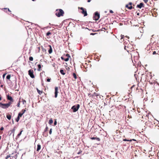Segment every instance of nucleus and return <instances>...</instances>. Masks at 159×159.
I'll return each instance as SVG.
<instances>
[{
    "label": "nucleus",
    "mask_w": 159,
    "mask_h": 159,
    "mask_svg": "<svg viewBox=\"0 0 159 159\" xmlns=\"http://www.w3.org/2000/svg\"><path fill=\"white\" fill-rule=\"evenodd\" d=\"M7 79L8 80H10V75H8L7 76Z\"/></svg>",
    "instance_id": "nucleus-23"
},
{
    "label": "nucleus",
    "mask_w": 159,
    "mask_h": 159,
    "mask_svg": "<svg viewBox=\"0 0 159 159\" xmlns=\"http://www.w3.org/2000/svg\"><path fill=\"white\" fill-rule=\"evenodd\" d=\"M91 139H93V140L96 139L98 141H99L100 140V139H99V138H95V137H93V138H92Z\"/></svg>",
    "instance_id": "nucleus-20"
},
{
    "label": "nucleus",
    "mask_w": 159,
    "mask_h": 159,
    "mask_svg": "<svg viewBox=\"0 0 159 159\" xmlns=\"http://www.w3.org/2000/svg\"><path fill=\"white\" fill-rule=\"evenodd\" d=\"M73 76L74 77V78L76 79L77 78L76 75L75 73H73Z\"/></svg>",
    "instance_id": "nucleus-25"
},
{
    "label": "nucleus",
    "mask_w": 159,
    "mask_h": 159,
    "mask_svg": "<svg viewBox=\"0 0 159 159\" xmlns=\"http://www.w3.org/2000/svg\"><path fill=\"white\" fill-rule=\"evenodd\" d=\"M49 46L50 47V49L48 51V52L50 54L52 52V49L51 46L50 45H49Z\"/></svg>",
    "instance_id": "nucleus-14"
},
{
    "label": "nucleus",
    "mask_w": 159,
    "mask_h": 159,
    "mask_svg": "<svg viewBox=\"0 0 159 159\" xmlns=\"http://www.w3.org/2000/svg\"><path fill=\"white\" fill-rule=\"evenodd\" d=\"M51 34V33L50 32H48L47 33V35L48 36L50 34Z\"/></svg>",
    "instance_id": "nucleus-33"
},
{
    "label": "nucleus",
    "mask_w": 159,
    "mask_h": 159,
    "mask_svg": "<svg viewBox=\"0 0 159 159\" xmlns=\"http://www.w3.org/2000/svg\"><path fill=\"white\" fill-rule=\"evenodd\" d=\"M58 88L57 87L55 88V97L57 98V93H58Z\"/></svg>",
    "instance_id": "nucleus-7"
},
{
    "label": "nucleus",
    "mask_w": 159,
    "mask_h": 159,
    "mask_svg": "<svg viewBox=\"0 0 159 159\" xmlns=\"http://www.w3.org/2000/svg\"><path fill=\"white\" fill-rule=\"evenodd\" d=\"M41 149V146L39 144H38L37 151H39Z\"/></svg>",
    "instance_id": "nucleus-11"
},
{
    "label": "nucleus",
    "mask_w": 159,
    "mask_h": 159,
    "mask_svg": "<svg viewBox=\"0 0 159 159\" xmlns=\"http://www.w3.org/2000/svg\"><path fill=\"white\" fill-rule=\"evenodd\" d=\"M126 7H127L129 9H131L132 8V7L131 6L129 5H127Z\"/></svg>",
    "instance_id": "nucleus-16"
},
{
    "label": "nucleus",
    "mask_w": 159,
    "mask_h": 159,
    "mask_svg": "<svg viewBox=\"0 0 159 159\" xmlns=\"http://www.w3.org/2000/svg\"><path fill=\"white\" fill-rule=\"evenodd\" d=\"M80 9L82 10L81 13L83 14H84V16H86L87 15V13L86 10L84 9L83 7L80 8Z\"/></svg>",
    "instance_id": "nucleus-6"
},
{
    "label": "nucleus",
    "mask_w": 159,
    "mask_h": 159,
    "mask_svg": "<svg viewBox=\"0 0 159 159\" xmlns=\"http://www.w3.org/2000/svg\"><path fill=\"white\" fill-rule=\"evenodd\" d=\"M10 157V154H8V155H7V156L6 157L5 159H7L8 158H9Z\"/></svg>",
    "instance_id": "nucleus-27"
},
{
    "label": "nucleus",
    "mask_w": 159,
    "mask_h": 159,
    "mask_svg": "<svg viewBox=\"0 0 159 159\" xmlns=\"http://www.w3.org/2000/svg\"><path fill=\"white\" fill-rule=\"evenodd\" d=\"M100 17V14L97 12L95 13V15L93 17V19L95 20H97Z\"/></svg>",
    "instance_id": "nucleus-4"
},
{
    "label": "nucleus",
    "mask_w": 159,
    "mask_h": 159,
    "mask_svg": "<svg viewBox=\"0 0 159 159\" xmlns=\"http://www.w3.org/2000/svg\"><path fill=\"white\" fill-rule=\"evenodd\" d=\"M57 122L56 120H55L54 121V125H57Z\"/></svg>",
    "instance_id": "nucleus-32"
},
{
    "label": "nucleus",
    "mask_w": 159,
    "mask_h": 159,
    "mask_svg": "<svg viewBox=\"0 0 159 159\" xmlns=\"http://www.w3.org/2000/svg\"><path fill=\"white\" fill-rule=\"evenodd\" d=\"M143 3H141L139 4L138 5L137 7L139 8H141L143 6Z\"/></svg>",
    "instance_id": "nucleus-10"
},
{
    "label": "nucleus",
    "mask_w": 159,
    "mask_h": 159,
    "mask_svg": "<svg viewBox=\"0 0 159 159\" xmlns=\"http://www.w3.org/2000/svg\"><path fill=\"white\" fill-rule=\"evenodd\" d=\"M52 129H51L50 130V131H49V133L50 134H52Z\"/></svg>",
    "instance_id": "nucleus-29"
},
{
    "label": "nucleus",
    "mask_w": 159,
    "mask_h": 159,
    "mask_svg": "<svg viewBox=\"0 0 159 159\" xmlns=\"http://www.w3.org/2000/svg\"><path fill=\"white\" fill-rule=\"evenodd\" d=\"M137 15H139V13H137Z\"/></svg>",
    "instance_id": "nucleus-53"
},
{
    "label": "nucleus",
    "mask_w": 159,
    "mask_h": 159,
    "mask_svg": "<svg viewBox=\"0 0 159 159\" xmlns=\"http://www.w3.org/2000/svg\"><path fill=\"white\" fill-rule=\"evenodd\" d=\"M10 99H11V102L12 101V99L11 98V97Z\"/></svg>",
    "instance_id": "nucleus-45"
},
{
    "label": "nucleus",
    "mask_w": 159,
    "mask_h": 159,
    "mask_svg": "<svg viewBox=\"0 0 159 159\" xmlns=\"http://www.w3.org/2000/svg\"><path fill=\"white\" fill-rule=\"evenodd\" d=\"M53 122V121L52 119H51L49 120V123L51 125L52 123Z\"/></svg>",
    "instance_id": "nucleus-18"
},
{
    "label": "nucleus",
    "mask_w": 159,
    "mask_h": 159,
    "mask_svg": "<svg viewBox=\"0 0 159 159\" xmlns=\"http://www.w3.org/2000/svg\"><path fill=\"white\" fill-rule=\"evenodd\" d=\"M9 148H8V146L7 147L5 151H4V152L5 153L7 151V150H8Z\"/></svg>",
    "instance_id": "nucleus-31"
},
{
    "label": "nucleus",
    "mask_w": 159,
    "mask_h": 159,
    "mask_svg": "<svg viewBox=\"0 0 159 159\" xmlns=\"http://www.w3.org/2000/svg\"><path fill=\"white\" fill-rule=\"evenodd\" d=\"M123 140L124 141H130V142L132 141V140L135 141H136V140H135V139L128 140V139H124Z\"/></svg>",
    "instance_id": "nucleus-12"
},
{
    "label": "nucleus",
    "mask_w": 159,
    "mask_h": 159,
    "mask_svg": "<svg viewBox=\"0 0 159 159\" xmlns=\"http://www.w3.org/2000/svg\"><path fill=\"white\" fill-rule=\"evenodd\" d=\"M156 54V52L155 51H154L153 52V54Z\"/></svg>",
    "instance_id": "nucleus-41"
},
{
    "label": "nucleus",
    "mask_w": 159,
    "mask_h": 159,
    "mask_svg": "<svg viewBox=\"0 0 159 159\" xmlns=\"http://www.w3.org/2000/svg\"><path fill=\"white\" fill-rule=\"evenodd\" d=\"M25 110H22L21 112H22V114H23L25 113Z\"/></svg>",
    "instance_id": "nucleus-30"
},
{
    "label": "nucleus",
    "mask_w": 159,
    "mask_h": 159,
    "mask_svg": "<svg viewBox=\"0 0 159 159\" xmlns=\"http://www.w3.org/2000/svg\"><path fill=\"white\" fill-rule=\"evenodd\" d=\"M1 139V136H0V140Z\"/></svg>",
    "instance_id": "nucleus-51"
},
{
    "label": "nucleus",
    "mask_w": 159,
    "mask_h": 159,
    "mask_svg": "<svg viewBox=\"0 0 159 159\" xmlns=\"http://www.w3.org/2000/svg\"><path fill=\"white\" fill-rule=\"evenodd\" d=\"M22 132V131H21L20 132V133L19 134H18V136H20V135H21V132Z\"/></svg>",
    "instance_id": "nucleus-39"
},
{
    "label": "nucleus",
    "mask_w": 159,
    "mask_h": 159,
    "mask_svg": "<svg viewBox=\"0 0 159 159\" xmlns=\"http://www.w3.org/2000/svg\"><path fill=\"white\" fill-rule=\"evenodd\" d=\"M125 48H126V46H125Z\"/></svg>",
    "instance_id": "nucleus-52"
},
{
    "label": "nucleus",
    "mask_w": 159,
    "mask_h": 159,
    "mask_svg": "<svg viewBox=\"0 0 159 159\" xmlns=\"http://www.w3.org/2000/svg\"><path fill=\"white\" fill-rule=\"evenodd\" d=\"M110 12L111 13H113V11L112 10H110Z\"/></svg>",
    "instance_id": "nucleus-40"
},
{
    "label": "nucleus",
    "mask_w": 159,
    "mask_h": 159,
    "mask_svg": "<svg viewBox=\"0 0 159 159\" xmlns=\"http://www.w3.org/2000/svg\"><path fill=\"white\" fill-rule=\"evenodd\" d=\"M80 107L79 104H77L71 107V109L73 110L74 112H75L78 111Z\"/></svg>",
    "instance_id": "nucleus-3"
},
{
    "label": "nucleus",
    "mask_w": 159,
    "mask_h": 159,
    "mask_svg": "<svg viewBox=\"0 0 159 159\" xmlns=\"http://www.w3.org/2000/svg\"><path fill=\"white\" fill-rule=\"evenodd\" d=\"M10 106V101L9 102L7 103L3 104L2 103H0V107L4 109L7 108Z\"/></svg>",
    "instance_id": "nucleus-2"
},
{
    "label": "nucleus",
    "mask_w": 159,
    "mask_h": 159,
    "mask_svg": "<svg viewBox=\"0 0 159 159\" xmlns=\"http://www.w3.org/2000/svg\"><path fill=\"white\" fill-rule=\"evenodd\" d=\"M14 130H12V132H14Z\"/></svg>",
    "instance_id": "nucleus-48"
},
{
    "label": "nucleus",
    "mask_w": 159,
    "mask_h": 159,
    "mask_svg": "<svg viewBox=\"0 0 159 159\" xmlns=\"http://www.w3.org/2000/svg\"><path fill=\"white\" fill-rule=\"evenodd\" d=\"M38 71H40V69L41 67V65H40V64H39L38 65Z\"/></svg>",
    "instance_id": "nucleus-19"
},
{
    "label": "nucleus",
    "mask_w": 159,
    "mask_h": 159,
    "mask_svg": "<svg viewBox=\"0 0 159 159\" xmlns=\"http://www.w3.org/2000/svg\"><path fill=\"white\" fill-rule=\"evenodd\" d=\"M28 74L30 77L32 78H34V71L32 70H30L28 71Z\"/></svg>",
    "instance_id": "nucleus-5"
},
{
    "label": "nucleus",
    "mask_w": 159,
    "mask_h": 159,
    "mask_svg": "<svg viewBox=\"0 0 159 159\" xmlns=\"http://www.w3.org/2000/svg\"><path fill=\"white\" fill-rule=\"evenodd\" d=\"M64 56H65L66 57H67L69 58L70 57V55L68 54H67L66 55Z\"/></svg>",
    "instance_id": "nucleus-21"
},
{
    "label": "nucleus",
    "mask_w": 159,
    "mask_h": 159,
    "mask_svg": "<svg viewBox=\"0 0 159 159\" xmlns=\"http://www.w3.org/2000/svg\"><path fill=\"white\" fill-rule=\"evenodd\" d=\"M33 1H34L35 0H32Z\"/></svg>",
    "instance_id": "nucleus-54"
},
{
    "label": "nucleus",
    "mask_w": 159,
    "mask_h": 159,
    "mask_svg": "<svg viewBox=\"0 0 159 159\" xmlns=\"http://www.w3.org/2000/svg\"><path fill=\"white\" fill-rule=\"evenodd\" d=\"M5 75H6V74H3V78H4V77H5Z\"/></svg>",
    "instance_id": "nucleus-42"
},
{
    "label": "nucleus",
    "mask_w": 159,
    "mask_h": 159,
    "mask_svg": "<svg viewBox=\"0 0 159 159\" xmlns=\"http://www.w3.org/2000/svg\"><path fill=\"white\" fill-rule=\"evenodd\" d=\"M7 118L9 120H10V115L8 114L7 116Z\"/></svg>",
    "instance_id": "nucleus-22"
},
{
    "label": "nucleus",
    "mask_w": 159,
    "mask_h": 159,
    "mask_svg": "<svg viewBox=\"0 0 159 159\" xmlns=\"http://www.w3.org/2000/svg\"><path fill=\"white\" fill-rule=\"evenodd\" d=\"M2 134V131H0V134Z\"/></svg>",
    "instance_id": "nucleus-44"
},
{
    "label": "nucleus",
    "mask_w": 159,
    "mask_h": 159,
    "mask_svg": "<svg viewBox=\"0 0 159 159\" xmlns=\"http://www.w3.org/2000/svg\"><path fill=\"white\" fill-rule=\"evenodd\" d=\"M126 37L127 38H128V39L129 38V37L127 36H126Z\"/></svg>",
    "instance_id": "nucleus-49"
},
{
    "label": "nucleus",
    "mask_w": 159,
    "mask_h": 159,
    "mask_svg": "<svg viewBox=\"0 0 159 159\" xmlns=\"http://www.w3.org/2000/svg\"><path fill=\"white\" fill-rule=\"evenodd\" d=\"M143 1L146 3H147L148 2V0H143Z\"/></svg>",
    "instance_id": "nucleus-35"
},
{
    "label": "nucleus",
    "mask_w": 159,
    "mask_h": 159,
    "mask_svg": "<svg viewBox=\"0 0 159 159\" xmlns=\"http://www.w3.org/2000/svg\"><path fill=\"white\" fill-rule=\"evenodd\" d=\"M47 81L48 82H50V79H49V78H48L47 79Z\"/></svg>",
    "instance_id": "nucleus-37"
},
{
    "label": "nucleus",
    "mask_w": 159,
    "mask_h": 159,
    "mask_svg": "<svg viewBox=\"0 0 159 159\" xmlns=\"http://www.w3.org/2000/svg\"><path fill=\"white\" fill-rule=\"evenodd\" d=\"M131 4H132V3L130 2V3H129V4H128V5H129L130 6H131Z\"/></svg>",
    "instance_id": "nucleus-43"
},
{
    "label": "nucleus",
    "mask_w": 159,
    "mask_h": 159,
    "mask_svg": "<svg viewBox=\"0 0 159 159\" xmlns=\"http://www.w3.org/2000/svg\"><path fill=\"white\" fill-rule=\"evenodd\" d=\"M22 102H23V104H25L26 102V101L25 100H23V99L22 100Z\"/></svg>",
    "instance_id": "nucleus-28"
},
{
    "label": "nucleus",
    "mask_w": 159,
    "mask_h": 159,
    "mask_svg": "<svg viewBox=\"0 0 159 159\" xmlns=\"http://www.w3.org/2000/svg\"><path fill=\"white\" fill-rule=\"evenodd\" d=\"M90 1H91V0H88V2H90Z\"/></svg>",
    "instance_id": "nucleus-46"
},
{
    "label": "nucleus",
    "mask_w": 159,
    "mask_h": 159,
    "mask_svg": "<svg viewBox=\"0 0 159 159\" xmlns=\"http://www.w3.org/2000/svg\"><path fill=\"white\" fill-rule=\"evenodd\" d=\"M7 98L8 100H10V96L9 94L7 95Z\"/></svg>",
    "instance_id": "nucleus-24"
},
{
    "label": "nucleus",
    "mask_w": 159,
    "mask_h": 159,
    "mask_svg": "<svg viewBox=\"0 0 159 159\" xmlns=\"http://www.w3.org/2000/svg\"><path fill=\"white\" fill-rule=\"evenodd\" d=\"M19 105H20V103H18V107H19Z\"/></svg>",
    "instance_id": "nucleus-47"
},
{
    "label": "nucleus",
    "mask_w": 159,
    "mask_h": 159,
    "mask_svg": "<svg viewBox=\"0 0 159 159\" xmlns=\"http://www.w3.org/2000/svg\"><path fill=\"white\" fill-rule=\"evenodd\" d=\"M23 114H22V112H21L19 113V114H18V120H19V118L20 117H21V116L23 115Z\"/></svg>",
    "instance_id": "nucleus-13"
},
{
    "label": "nucleus",
    "mask_w": 159,
    "mask_h": 159,
    "mask_svg": "<svg viewBox=\"0 0 159 159\" xmlns=\"http://www.w3.org/2000/svg\"><path fill=\"white\" fill-rule=\"evenodd\" d=\"M60 73L63 75H65V73L64 72V70H60Z\"/></svg>",
    "instance_id": "nucleus-17"
},
{
    "label": "nucleus",
    "mask_w": 159,
    "mask_h": 159,
    "mask_svg": "<svg viewBox=\"0 0 159 159\" xmlns=\"http://www.w3.org/2000/svg\"><path fill=\"white\" fill-rule=\"evenodd\" d=\"M33 60V58L32 57H29V60L31 61H32Z\"/></svg>",
    "instance_id": "nucleus-26"
},
{
    "label": "nucleus",
    "mask_w": 159,
    "mask_h": 159,
    "mask_svg": "<svg viewBox=\"0 0 159 159\" xmlns=\"http://www.w3.org/2000/svg\"><path fill=\"white\" fill-rule=\"evenodd\" d=\"M2 10L5 12H7V11L9 12H10V10L9 8H2Z\"/></svg>",
    "instance_id": "nucleus-9"
},
{
    "label": "nucleus",
    "mask_w": 159,
    "mask_h": 159,
    "mask_svg": "<svg viewBox=\"0 0 159 159\" xmlns=\"http://www.w3.org/2000/svg\"><path fill=\"white\" fill-rule=\"evenodd\" d=\"M37 91L39 93V94L40 95L42 93V91H40L38 89H37Z\"/></svg>",
    "instance_id": "nucleus-15"
},
{
    "label": "nucleus",
    "mask_w": 159,
    "mask_h": 159,
    "mask_svg": "<svg viewBox=\"0 0 159 159\" xmlns=\"http://www.w3.org/2000/svg\"><path fill=\"white\" fill-rule=\"evenodd\" d=\"M4 129V128L3 127H1V128H0V130L1 131H2V130H3Z\"/></svg>",
    "instance_id": "nucleus-36"
},
{
    "label": "nucleus",
    "mask_w": 159,
    "mask_h": 159,
    "mask_svg": "<svg viewBox=\"0 0 159 159\" xmlns=\"http://www.w3.org/2000/svg\"><path fill=\"white\" fill-rule=\"evenodd\" d=\"M1 100V97L0 96V101Z\"/></svg>",
    "instance_id": "nucleus-50"
},
{
    "label": "nucleus",
    "mask_w": 159,
    "mask_h": 159,
    "mask_svg": "<svg viewBox=\"0 0 159 159\" xmlns=\"http://www.w3.org/2000/svg\"><path fill=\"white\" fill-rule=\"evenodd\" d=\"M61 58L62 60H64L66 61H68L69 60V59L67 57H66L65 56H64L61 57Z\"/></svg>",
    "instance_id": "nucleus-8"
},
{
    "label": "nucleus",
    "mask_w": 159,
    "mask_h": 159,
    "mask_svg": "<svg viewBox=\"0 0 159 159\" xmlns=\"http://www.w3.org/2000/svg\"><path fill=\"white\" fill-rule=\"evenodd\" d=\"M120 36H121V39H122L124 37V35H121Z\"/></svg>",
    "instance_id": "nucleus-34"
},
{
    "label": "nucleus",
    "mask_w": 159,
    "mask_h": 159,
    "mask_svg": "<svg viewBox=\"0 0 159 159\" xmlns=\"http://www.w3.org/2000/svg\"><path fill=\"white\" fill-rule=\"evenodd\" d=\"M48 129V127H46V128H45V131H47Z\"/></svg>",
    "instance_id": "nucleus-38"
},
{
    "label": "nucleus",
    "mask_w": 159,
    "mask_h": 159,
    "mask_svg": "<svg viewBox=\"0 0 159 159\" xmlns=\"http://www.w3.org/2000/svg\"><path fill=\"white\" fill-rule=\"evenodd\" d=\"M64 14V11L61 9H57L55 11V15L58 17L63 16Z\"/></svg>",
    "instance_id": "nucleus-1"
}]
</instances>
